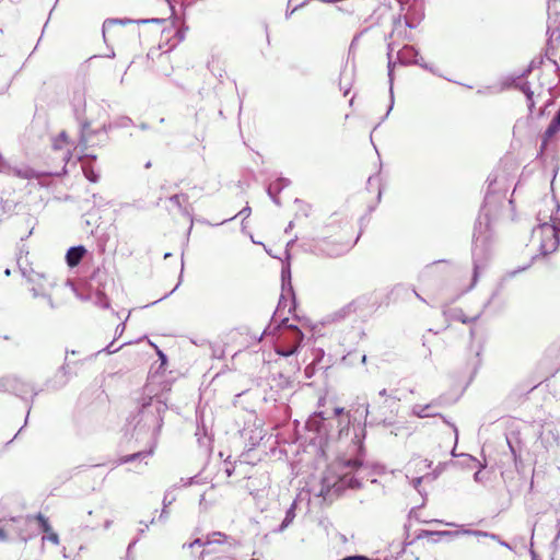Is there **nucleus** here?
<instances>
[{"label": "nucleus", "mask_w": 560, "mask_h": 560, "mask_svg": "<svg viewBox=\"0 0 560 560\" xmlns=\"http://www.w3.org/2000/svg\"><path fill=\"white\" fill-rule=\"evenodd\" d=\"M547 210H539L537 220L538 226L533 230V242H538V248L542 255L553 253L559 246L558 233L560 228L549 223L547 220L553 222V212H558L559 205L555 199H547L544 201Z\"/></svg>", "instance_id": "obj_1"}, {"label": "nucleus", "mask_w": 560, "mask_h": 560, "mask_svg": "<svg viewBox=\"0 0 560 560\" xmlns=\"http://www.w3.org/2000/svg\"><path fill=\"white\" fill-rule=\"evenodd\" d=\"M167 406L160 398L149 397L141 404V408L136 416L135 429L148 431L155 441L163 424V415Z\"/></svg>", "instance_id": "obj_2"}, {"label": "nucleus", "mask_w": 560, "mask_h": 560, "mask_svg": "<svg viewBox=\"0 0 560 560\" xmlns=\"http://www.w3.org/2000/svg\"><path fill=\"white\" fill-rule=\"evenodd\" d=\"M340 474L338 481L334 482L332 486L337 490L343 488H360L361 487V472L362 462L359 458L348 459L339 463Z\"/></svg>", "instance_id": "obj_3"}, {"label": "nucleus", "mask_w": 560, "mask_h": 560, "mask_svg": "<svg viewBox=\"0 0 560 560\" xmlns=\"http://www.w3.org/2000/svg\"><path fill=\"white\" fill-rule=\"evenodd\" d=\"M281 278H282V293L277 306V310L273 314V320L276 322L277 318H281V323L284 324L289 318L285 316V307L288 308V312H291V302L289 301V296H293V289L291 284V271L289 266L283 267L281 270Z\"/></svg>", "instance_id": "obj_4"}, {"label": "nucleus", "mask_w": 560, "mask_h": 560, "mask_svg": "<svg viewBox=\"0 0 560 560\" xmlns=\"http://www.w3.org/2000/svg\"><path fill=\"white\" fill-rule=\"evenodd\" d=\"M27 281L31 284L30 290L32 292L33 298H42L46 301L47 305L50 308H55V304L50 295L55 283L52 281H49L45 276L39 273L28 277Z\"/></svg>", "instance_id": "obj_5"}, {"label": "nucleus", "mask_w": 560, "mask_h": 560, "mask_svg": "<svg viewBox=\"0 0 560 560\" xmlns=\"http://www.w3.org/2000/svg\"><path fill=\"white\" fill-rule=\"evenodd\" d=\"M223 545L228 544L232 546L231 538L221 532H213L212 534L207 535L205 539L197 538L188 545H184V547L192 548L194 546H203L205 549L202 553H211L214 552L215 549L212 548L213 545Z\"/></svg>", "instance_id": "obj_6"}, {"label": "nucleus", "mask_w": 560, "mask_h": 560, "mask_svg": "<svg viewBox=\"0 0 560 560\" xmlns=\"http://www.w3.org/2000/svg\"><path fill=\"white\" fill-rule=\"evenodd\" d=\"M539 440L547 452L553 451L560 445V433L555 427L547 424L542 427Z\"/></svg>", "instance_id": "obj_7"}, {"label": "nucleus", "mask_w": 560, "mask_h": 560, "mask_svg": "<svg viewBox=\"0 0 560 560\" xmlns=\"http://www.w3.org/2000/svg\"><path fill=\"white\" fill-rule=\"evenodd\" d=\"M435 407L436 402L434 401L427 405L417 404L412 406L411 413L418 418L441 417L445 423L450 424L453 428L455 435L457 436V428L454 424L450 423L442 415H440L435 410Z\"/></svg>", "instance_id": "obj_8"}, {"label": "nucleus", "mask_w": 560, "mask_h": 560, "mask_svg": "<svg viewBox=\"0 0 560 560\" xmlns=\"http://www.w3.org/2000/svg\"><path fill=\"white\" fill-rule=\"evenodd\" d=\"M475 247L472 250V257H474V283L477 281L479 271L485 267V259L479 258V254H483V249L479 248V242L483 243V240H481V232L476 229L475 231Z\"/></svg>", "instance_id": "obj_9"}, {"label": "nucleus", "mask_w": 560, "mask_h": 560, "mask_svg": "<svg viewBox=\"0 0 560 560\" xmlns=\"http://www.w3.org/2000/svg\"><path fill=\"white\" fill-rule=\"evenodd\" d=\"M418 51L412 46H404L398 52H397V59L401 65H420L424 67L422 63H420V60L418 59Z\"/></svg>", "instance_id": "obj_10"}, {"label": "nucleus", "mask_w": 560, "mask_h": 560, "mask_svg": "<svg viewBox=\"0 0 560 560\" xmlns=\"http://www.w3.org/2000/svg\"><path fill=\"white\" fill-rule=\"evenodd\" d=\"M20 383L19 377H5L0 380V392H12L16 396H24L30 390L19 392L18 384Z\"/></svg>", "instance_id": "obj_11"}, {"label": "nucleus", "mask_w": 560, "mask_h": 560, "mask_svg": "<svg viewBox=\"0 0 560 560\" xmlns=\"http://www.w3.org/2000/svg\"><path fill=\"white\" fill-rule=\"evenodd\" d=\"M302 340H303V334L301 332V330H295V345H290L288 347L278 345L276 348V351L278 354H280L282 357H290L298 351V348L300 347Z\"/></svg>", "instance_id": "obj_12"}, {"label": "nucleus", "mask_w": 560, "mask_h": 560, "mask_svg": "<svg viewBox=\"0 0 560 560\" xmlns=\"http://www.w3.org/2000/svg\"><path fill=\"white\" fill-rule=\"evenodd\" d=\"M86 249L84 246H74L68 249L66 255L67 264L70 267H75L79 265L83 256L85 255Z\"/></svg>", "instance_id": "obj_13"}, {"label": "nucleus", "mask_w": 560, "mask_h": 560, "mask_svg": "<svg viewBox=\"0 0 560 560\" xmlns=\"http://www.w3.org/2000/svg\"><path fill=\"white\" fill-rule=\"evenodd\" d=\"M289 182L284 178H280L275 183H271L268 187V195L272 198L276 205H280V200L276 197V194L280 192V190L288 186Z\"/></svg>", "instance_id": "obj_14"}, {"label": "nucleus", "mask_w": 560, "mask_h": 560, "mask_svg": "<svg viewBox=\"0 0 560 560\" xmlns=\"http://www.w3.org/2000/svg\"><path fill=\"white\" fill-rule=\"evenodd\" d=\"M560 129V116L556 115L548 126L547 130L544 135L542 149L547 145V142L550 138H552Z\"/></svg>", "instance_id": "obj_15"}, {"label": "nucleus", "mask_w": 560, "mask_h": 560, "mask_svg": "<svg viewBox=\"0 0 560 560\" xmlns=\"http://www.w3.org/2000/svg\"><path fill=\"white\" fill-rule=\"evenodd\" d=\"M153 447H154V445L148 451H141V452L133 453L131 455L124 456L119 459V464H125V463L133 462L136 459L147 458L150 455H152Z\"/></svg>", "instance_id": "obj_16"}, {"label": "nucleus", "mask_w": 560, "mask_h": 560, "mask_svg": "<svg viewBox=\"0 0 560 560\" xmlns=\"http://www.w3.org/2000/svg\"><path fill=\"white\" fill-rule=\"evenodd\" d=\"M272 325H276V328L277 327H285L290 330V334H291V345H295V330H299L295 326L293 325H288V320L282 324L281 323V318H277V320L275 322L273 318L271 319V323L270 325L268 326V329H271Z\"/></svg>", "instance_id": "obj_17"}, {"label": "nucleus", "mask_w": 560, "mask_h": 560, "mask_svg": "<svg viewBox=\"0 0 560 560\" xmlns=\"http://www.w3.org/2000/svg\"><path fill=\"white\" fill-rule=\"evenodd\" d=\"M295 517V502H293L290 506V509L285 513V517L280 525V530L285 529L294 520Z\"/></svg>", "instance_id": "obj_18"}, {"label": "nucleus", "mask_w": 560, "mask_h": 560, "mask_svg": "<svg viewBox=\"0 0 560 560\" xmlns=\"http://www.w3.org/2000/svg\"><path fill=\"white\" fill-rule=\"evenodd\" d=\"M518 88L526 95V98H527V102H528V107H529V109H532V107L534 106V101H533V94L534 93L530 90L529 83L528 82H522L518 85Z\"/></svg>", "instance_id": "obj_19"}, {"label": "nucleus", "mask_w": 560, "mask_h": 560, "mask_svg": "<svg viewBox=\"0 0 560 560\" xmlns=\"http://www.w3.org/2000/svg\"><path fill=\"white\" fill-rule=\"evenodd\" d=\"M170 201L175 205L179 210H183V205L188 201V197L185 194H176L170 198Z\"/></svg>", "instance_id": "obj_20"}, {"label": "nucleus", "mask_w": 560, "mask_h": 560, "mask_svg": "<svg viewBox=\"0 0 560 560\" xmlns=\"http://www.w3.org/2000/svg\"><path fill=\"white\" fill-rule=\"evenodd\" d=\"M16 386H18L19 392L30 390L24 396H21L22 398H26L28 395L34 396L36 394L34 392V387L30 383H26V382L22 381L21 378H20V383Z\"/></svg>", "instance_id": "obj_21"}, {"label": "nucleus", "mask_w": 560, "mask_h": 560, "mask_svg": "<svg viewBox=\"0 0 560 560\" xmlns=\"http://www.w3.org/2000/svg\"><path fill=\"white\" fill-rule=\"evenodd\" d=\"M52 148L55 150H63V149H67V156L66 159L69 160L70 159V143H63L62 141H60L59 138H56L54 139V142H52Z\"/></svg>", "instance_id": "obj_22"}, {"label": "nucleus", "mask_w": 560, "mask_h": 560, "mask_svg": "<svg viewBox=\"0 0 560 560\" xmlns=\"http://www.w3.org/2000/svg\"><path fill=\"white\" fill-rule=\"evenodd\" d=\"M350 423V415L346 413L345 417L339 418L338 427H339V434L342 435L345 430H348V425Z\"/></svg>", "instance_id": "obj_23"}, {"label": "nucleus", "mask_w": 560, "mask_h": 560, "mask_svg": "<svg viewBox=\"0 0 560 560\" xmlns=\"http://www.w3.org/2000/svg\"><path fill=\"white\" fill-rule=\"evenodd\" d=\"M392 48L389 47V52H388V78H389V84H390V88H389V91H390V94L393 95V80H394V77H393V68L395 66V63L392 61Z\"/></svg>", "instance_id": "obj_24"}, {"label": "nucleus", "mask_w": 560, "mask_h": 560, "mask_svg": "<svg viewBox=\"0 0 560 560\" xmlns=\"http://www.w3.org/2000/svg\"><path fill=\"white\" fill-rule=\"evenodd\" d=\"M471 536H476V537H488V538H491L495 541H500V537L495 534H492V533H488V532H482V530H474L471 533Z\"/></svg>", "instance_id": "obj_25"}, {"label": "nucleus", "mask_w": 560, "mask_h": 560, "mask_svg": "<svg viewBox=\"0 0 560 560\" xmlns=\"http://www.w3.org/2000/svg\"><path fill=\"white\" fill-rule=\"evenodd\" d=\"M83 172H84L85 177L90 182L96 183L98 180V175L92 168L83 166Z\"/></svg>", "instance_id": "obj_26"}, {"label": "nucleus", "mask_w": 560, "mask_h": 560, "mask_svg": "<svg viewBox=\"0 0 560 560\" xmlns=\"http://www.w3.org/2000/svg\"><path fill=\"white\" fill-rule=\"evenodd\" d=\"M378 396L380 397H384L385 398V402H387L389 406H393V405H396L398 399L394 396H389L387 395V390L386 389H382L378 392Z\"/></svg>", "instance_id": "obj_27"}, {"label": "nucleus", "mask_w": 560, "mask_h": 560, "mask_svg": "<svg viewBox=\"0 0 560 560\" xmlns=\"http://www.w3.org/2000/svg\"><path fill=\"white\" fill-rule=\"evenodd\" d=\"M37 520H38V522H39V524H40V526H42V529H43L45 533H49V532L51 530V527H50V525H49V523H48V520H47L45 516H43L42 514H39V515L37 516Z\"/></svg>", "instance_id": "obj_28"}, {"label": "nucleus", "mask_w": 560, "mask_h": 560, "mask_svg": "<svg viewBox=\"0 0 560 560\" xmlns=\"http://www.w3.org/2000/svg\"><path fill=\"white\" fill-rule=\"evenodd\" d=\"M173 501H174V498H173V497H172V498H170V494H168V493H166V494L164 495V499H163V505H164V508H163V510H162V513H161V515H160V518H162V517H164V516L166 515V508H167L170 504H172V502H173Z\"/></svg>", "instance_id": "obj_29"}, {"label": "nucleus", "mask_w": 560, "mask_h": 560, "mask_svg": "<svg viewBox=\"0 0 560 560\" xmlns=\"http://www.w3.org/2000/svg\"><path fill=\"white\" fill-rule=\"evenodd\" d=\"M474 532V529H460V530H457V532H454V533H451V532H442L443 535H470L471 536V533Z\"/></svg>", "instance_id": "obj_30"}, {"label": "nucleus", "mask_w": 560, "mask_h": 560, "mask_svg": "<svg viewBox=\"0 0 560 560\" xmlns=\"http://www.w3.org/2000/svg\"><path fill=\"white\" fill-rule=\"evenodd\" d=\"M47 539L50 540L52 544L58 545L59 544V537L56 533H50L47 536Z\"/></svg>", "instance_id": "obj_31"}, {"label": "nucleus", "mask_w": 560, "mask_h": 560, "mask_svg": "<svg viewBox=\"0 0 560 560\" xmlns=\"http://www.w3.org/2000/svg\"><path fill=\"white\" fill-rule=\"evenodd\" d=\"M115 23H117V21H115V20H107L104 22V24H103V35L104 36H105L107 28Z\"/></svg>", "instance_id": "obj_32"}, {"label": "nucleus", "mask_w": 560, "mask_h": 560, "mask_svg": "<svg viewBox=\"0 0 560 560\" xmlns=\"http://www.w3.org/2000/svg\"><path fill=\"white\" fill-rule=\"evenodd\" d=\"M334 415H335L336 417H339V418H341V417H345V416H346L345 410H343V408H341V407H337V408H335V409H334Z\"/></svg>", "instance_id": "obj_33"}, {"label": "nucleus", "mask_w": 560, "mask_h": 560, "mask_svg": "<svg viewBox=\"0 0 560 560\" xmlns=\"http://www.w3.org/2000/svg\"><path fill=\"white\" fill-rule=\"evenodd\" d=\"M249 214H250V208H249V207H245V208H243V209L238 212V215H243L244 218L249 217Z\"/></svg>", "instance_id": "obj_34"}, {"label": "nucleus", "mask_w": 560, "mask_h": 560, "mask_svg": "<svg viewBox=\"0 0 560 560\" xmlns=\"http://www.w3.org/2000/svg\"><path fill=\"white\" fill-rule=\"evenodd\" d=\"M57 138H59L63 143H69L68 135L65 131H61Z\"/></svg>", "instance_id": "obj_35"}, {"label": "nucleus", "mask_w": 560, "mask_h": 560, "mask_svg": "<svg viewBox=\"0 0 560 560\" xmlns=\"http://www.w3.org/2000/svg\"><path fill=\"white\" fill-rule=\"evenodd\" d=\"M113 343H114V342H112L110 345H108V346L105 348V351H106L107 353H114V352L118 351V348H113Z\"/></svg>", "instance_id": "obj_36"}, {"label": "nucleus", "mask_w": 560, "mask_h": 560, "mask_svg": "<svg viewBox=\"0 0 560 560\" xmlns=\"http://www.w3.org/2000/svg\"><path fill=\"white\" fill-rule=\"evenodd\" d=\"M406 25L410 28L416 27V24L409 19L408 15H406Z\"/></svg>", "instance_id": "obj_37"}, {"label": "nucleus", "mask_w": 560, "mask_h": 560, "mask_svg": "<svg viewBox=\"0 0 560 560\" xmlns=\"http://www.w3.org/2000/svg\"><path fill=\"white\" fill-rule=\"evenodd\" d=\"M494 197L493 196H490V195H487L486 198H485V207L483 209L487 208V206L491 202V200L493 199Z\"/></svg>", "instance_id": "obj_38"}, {"label": "nucleus", "mask_w": 560, "mask_h": 560, "mask_svg": "<svg viewBox=\"0 0 560 560\" xmlns=\"http://www.w3.org/2000/svg\"><path fill=\"white\" fill-rule=\"evenodd\" d=\"M422 477L413 478L412 483L415 488H418V486L421 483Z\"/></svg>", "instance_id": "obj_39"}, {"label": "nucleus", "mask_w": 560, "mask_h": 560, "mask_svg": "<svg viewBox=\"0 0 560 560\" xmlns=\"http://www.w3.org/2000/svg\"><path fill=\"white\" fill-rule=\"evenodd\" d=\"M7 537V532L3 528H0V540H5Z\"/></svg>", "instance_id": "obj_40"}, {"label": "nucleus", "mask_w": 560, "mask_h": 560, "mask_svg": "<svg viewBox=\"0 0 560 560\" xmlns=\"http://www.w3.org/2000/svg\"><path fill=\"white\" fill-rule=\"evenodd\" d=\"M557 528H558V533H557V536L555 538L556 541L560 539V518L557 522Z\"/></svg>", "instance_id": "obj_41"}, {"label": "nucleus", "mask_w": 560, "mask_h": 560, "mask_svg": "<svg viewBox=\"0 0 560 560\" xmlns=\"http://www.w3.org/2000/svg\"><path fill=\"white\" fill-rule=\"evenodd\" d=\"M124 329H125V325H124V324H122V325H119V326L116 328V332L120 336V335L122 334Z\"/></svg>", "instance_id": "obj_42"}, {"label": "nucleus", "mask_w": 560, "mask_h": 560, "mask_svg": "<svg viewBox=\"0 0 560 560\" xmlns=\"http://www.w3.org/2000/svg\"><path fill=\"white\" fill-rule=\"evenodd\" d=\"M498 542H499L501 546H503V547H505V548H508V549H510V550L512 549V547L510 546V544H508L506 541H503V540H501V539H500V541H498Z\"/></svg>", "instance_id": "obj_43"}, {"label": "nucleus", "mask_w": 560, "mask_h": 560, "mask_svg": "<svg viewBox=\"0 0 560 560\" xmlns=\"http://www.w3.org/2000/svg\"><path fill=\"white\" fill-rule=\"evenodd\" d=\"M225 474H226V476H228V477L232 476V474H233V468H232V467H226V468H225Z\"/></svg>", "instance_id": "obj_44"}, {"label": "nucleus", "mask_w": 560, "mask_h": 560, "mask_svg": "<svg viewBox=\"0 0 560 560\" xmlns=\"http://www.w3.org/2000/svg\"><path fill=\"white\" fill-rule=\"evenodd\" d=\"M292 228H293V222H290V223H289V225H288V228L285 229V232L288 233V232H289V230H292Z\"/></svg>", "instance_id": "obj_45"}, {"label": "nucleus", "mask_w": 560, "mask_h": 560, "mask_svg": "<svg viewBox=\"0 0 560 560\" xmlns=\"http://www.w3.org/2000/svg\"><path fill=\"white\" fill-rule=\"evenodd\" d=\"M316 416L320 417L322 419H325L323 412H318L316 413Z\"/></svg>", "instance_id": "obj_46"}, {"label": "nucleus", "mask_w": 560, "mask_h": 560, "mask_svg": "<svg viewBox=\"0 0 560 560\" xmlns=\"http://www.w3.org/2000/svg\"><path fill=\"white\" fill-rule=\"evenodd\" d=\"M149 167H151V162H148V163L145 164V168H149Z\"/></svg>", "instance_id": "obj_47"}, {"label": "nucleus", "mask_w": 560, "mask_h": 560, "mask_svg": "<svg viewBox=\"0 0 560 560\" xmlns=\"http://www.w3.org/2000/svg\"><path fill=\"white\" fill-rule=\"evenodd\" d=\"M365 361H366V355L364 354V355L362 357V362L364 363Z\"/></svg>", "instance_id": "obj_48"}, {"label": "nucleus", "mask_w": 560, "mask_h": 560, "mask_svg": "<svg viewBox=\"0 0 560 560\" xmlns=\"http://www.w3.org/2000/svg\"><path fill=\"white\" fill-rule=\"evenodd\" d=\"M4 273H5L7 276H9V275H10V270H9V269H7Z\"/></svg>", "instance_id": "obj_49"}, {"label": "nucleus", "mask_w": 560, "mask_h": 560, "mask_svg": "<svg viewBox=\"0 0 560 560\" xmlns=\"http://www.w3.org/2000/svg\"><path fill=\"white\" fill-rule=\"evenodd\" d=\"M23 176L24 177H30L31 175L28 173H25Z\"/></svg>", "instance_id": "obj_50"}, {"label": "nucleus", "mask_w": 560, "mask_h": 560, "mask_svg": "<svg viewBox=\"0 0 560 560\" xmlns=\"http://www.w3.org/2000/svg\"><path fill=\"white\" fill-rule=\"evenodd\" d=\"M165 2H167L171 5V0H165Z\"/></svg>", "instance_id": "obj_51"}, {"label": "nucleus", "mask_w": 560, "mask_h": 560, "mask_svg": "<svg viewBox=\"0 0 560 560\" xmlns=\"http://www.w3.org/2000/svg\"><path fill=\"white\" fill-rule=\"evenodd\" d=\"M557 115H559V116H560V108H559V112L557 113Z\"/></svg>", "instance_id": "obj_52"}]
</instances>
